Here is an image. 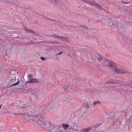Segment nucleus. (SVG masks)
Instances as JSON below:
<instances>
[{
  "mask_svg": "<svg viewBox=\"0 0 132 132\" xmlns=\"http://www.w3.org/2000/svg\"><path fill=\"white\" fill-rule=\"evenodd\" d=\"M98 61L99 62L98 67H101L103 66H109L110 69L113 70L114 72L123 76L125 75H128L129 72L126 70L119 69L117 67V65L115 63L110 61L107 59H105L103 56L99 55L97 57Z\"/></svg>",
  "mask_w": 132,
  "mask_h": 132,
  "instance_id": "obj_1",
  "label": "nucleus"
},
{
  "mask_svg": "<svg viewBox=\"0 0 132 132\" xmlns=\"http://www.w3.org/2000/svg\"><path fill=\"white\" fill-rule=\"evenodd\" d=\"M31 121L37 122L38 124L43 125L45 121V118L42 116L41 114L39 113L35 116H31Z\"/></svg>",
  "mask_w": 132,
  "mask_h": 132,
  "instance_id": "obj_2",
  "label": "nucleus"
},
{
  "mask_svg": "<svg viewBox=\"0 0 132 132\" xmlns=\"http://www.w3.org/2000/svg\"><path fill=\"white\" fill-rule=\"evenodd\" d=\"M18 81L17 82L14 84H12L16 80L15 77H12V78H11L10 79L8 80L10 81H8V82H10L11 84H12L11 85L12 86H15L18 85L20 83V80H19L18 79Z\"/></svg>",
  "mask_w": 132,
  "mask_h": 132,
  "instance_id": "obj_3",
  "label": "nucleus"
},
{
  "mask_svg": "<svg viewBox=\"0 0 132 132\" xmlns=\"http://www.w3.org/2000/svg\"><path fill=\"white\" fill-rule=\"evenodd\" d=\"M84 2H88L92 5H94L99 9H102V7L98 4L91 2L88 0H83Z\"/></svg>",
  "mask_w": 132,
  "mask_h": 132,
  "instance_id": "obj_4",
  "label": "nucleus"
},
{
  "mask_svg": "<svg viewBox=\"0 0 132 132\" xmlns=\"http://www.w3.org/2000/svg\"><path fill=\"white\" fill-rule=\"evenodd\" d=\"M119 81L117 80H111L110 81L108 82V84L110 85V84H112L114 85H116L117 84H119L120 82H119Z\"/></svg>",
  "mask_w": 132,
  "mask_h": 132,
  "instance_id": "obj_5",
  "label": "nucleus"
},
{
  "mask_svg": "<svg viewBox=\"0 0 132 132\" xmlns=\"http://www.w3.org/2000/svg\"><path fill=\"white\" fill-rule=\"evenodd\" d=\"M38 81V80L37 79H30L28 81H26L25 84L33 83L34 82H37Z\"/></svg>",
  "mask_w": 132,
  "mask_h": 132,
  "instance_id": "obj_6",
  "label": "nucleus"
},
{
  "mask_svg": "<svg viewBox=\"0 0 132 132\" xmlns=\"http://www.w3.org/2000/svg\"><path fill=\"white\" fill-rule=\"evenodd\" d=\"M54 37H57V38H60L62 40H63V41L64 42H67L68 41H69V39L67 37H62L61 36H54Z\"/></svg>",
  "mask_w": 132,
  "mask_h": 132,
  "instance_id": "obj_7",
  "label": "nucleus"
},
{
  "mask_svg": "<svg viewBox=\"0 0 132 132\" xmlns=\"http://www.w3.org/2000/svg\"><path fill=\"white\" fill-rule=\"evenodd\" d=\"M23 116L25 118V119L27 121H31V116H29L28 115H27L26 114H24Z\"/></svg>",
  "mask_w": 132,
  "mask_h": 132,
  "instance_id": "obj_8",
  "label": "nucleus"
},
{
  "mask_svg": "<svg viewBox=\"0 0 132 132\" xmlns=\"http://www.w3.org/2000/svg\"><path fill=\"white\" fill-rule=\"evenodd\" d=\"M78 125L75 123L72 128V130L75 131H76L78 130Z\"/></svg>",
  "mask_w": 132,
  "mask_h": 132,
  "instance_id": "obj_9",
  "label": "nucleus"
},
{
  "mask_svg": "<svg viewBox=\"0 0 132 132\" xmlns=\"http://www.w3.org/2000/svg\"><path fill=\"white\" fill-rule=\"evenodd\" d=\"M91 127H90L85 129H82V132H88L91 129Z\"/></svg>",
  "mask_w": 132,
  "mask_h": 132,
  "instance_id": "obj_10",
  "label": "nucleus"
},
{
  "mask_svg": "<svg viewBox=\"0 0 132 132\" xmlns=\"http://www.w3.org/2000/svg\"><path fill=\"white\" fill-rule=\"evenodd\" d=\"M62 127L64 129H66L69 127V125L68 124L65 125L64 123H63Z\"/></svg>",
  "mask_w": 132,
  "mask_h": 132,
  "instance_id": "obj_11",
  "label": "nucleus"
},
{
  "mask_svg": "<svg viewBox=\"0 0 132 132\" xmlns=\"http://www.w3.org/2000/svg\"><path fill=\"white\" fill-rule=\"evenodd\" d=\"M100 104V102L98 101H94L93 102V106L96 105L97 104Z\"/></svg>",
  "mask_w": 132,
  "mask_h": 132,
  "instance_id": "obj_12",
  "label": "nucleus"
},
{
  "mask_svg": "<svg viewBox=\"0 0 132 132\" xmlns=\"http://www.w3.org/2000/svg\"><path fill=\"white\" fill-rule=\"evenodd\" d=\"M65 101L71 103L72 102V99L70 98L69 97L67 98Z\"/></svg>",
  "mask_w": 132,
  "mask_h": 132,
  "instance_id": "obj_13",
  "label": "nucleus"
},
{
  "mask_svg": "<svg viewBox=\"0 0 132 132\" xmlns=\"http://www.w3.org/2000/svg\"><path fill=\"white\" fill-rule=\"evenodd\" d=\"M48 20H50V21L52 22H56V20L55 19H50V18H48L47 19Z\"/></svg>",
  "mask_w": 132,
  "mask_h": 132,
  "instance_id": "obj_14",
  "label": "nucleus"
},
{
  "mask_svg": "<svg viewBox=\"0 0 132 132\" xmlns=\"http://www.w3.org/2000/svg\"><path fill=\"white\" fill-rule=\"evenodd\" d=\"M59 130H58V128L57 129H56V130H55L54 132H62V130H60V127H59ZM59 128V127H58V128Z\"/></svg>",
  "mask_w": 132,
  "mask_h": 132,
  "instance_id": "obj_15",
  "label": "nucleus"
},
{
  "mask_svg": "<svg viewBox=\"0 0 132 132\" xmlns=\"http://www.w3.org/2000/svg\"><path fill=\"white\" fill-rule=\"evenodd\" d=\"M79 27H82V28H85L86 29H88V28L87 27H86V25H80L79 26Z\"/></svg>",
  "mask_w": 132,
  "mask_h": 132,
  "instance_id": "obj_16",
  "label": "nucleus"
},
{
  "mask_svg": "<svg viewBox=\"0 0 132 132\" xmlns=\"http://www.w3.org/2000/svg\"><path fill=\"white\" fill-rule=\"evenodd\" d=\"M25 28H26V31L27 32H32L33 31L32 30H29L28 29H27L26 28V27H25Z\"/></svg>",
  "mask_w": 132,
  "mask_h": 132,
  "instance_id": "obj_17",
  "label": "nucleus"
},
{
  "mask_svg": "<svg viewBox=\"0 0 132 132\" xmlns=\"http://www.w3.org/2000/svg\"><path fill=\"white\" fill-rule=\"evenodd\" d=\"M98 126V125H93L91 127L94 128V129H95Z\"/></svg>",
  "mask_w": 132,
  "mask_h": 132,
  "instance_id": "obj_18",
  "label": "nucleus"
},
{
  "mask_svg": "<svg viewBox=\"0 0 132 132\" xmlns=\"http://www.w3.org/2000/svg\"><path fill=\"white\" fill-rule=\"evenodd\" d=\"M22 107H24L25 108H28L29 107L28 105L26 104H23L22 105Z\"/></svg>",
  "mask_w": 132,
  "mask_h": 132,
  "instance_id": "obj_19",
  "label": "nucleus"
},
{
  "mask_svg": "<svg viewBox=\"0 0 132 132\" xmlns=\"http://www.w3.org/2000/svg\"><path fill=\"white\" fill-rule=\"evenodd\" d=\"M69 87L68 86H66V87H64V91L65 92H66L68 90V88Z\"/></svg>",
  "mask_w": 132,
  "mask_h": 132,
  "instance_id": "obj_20",
  "label": "nucleus"
},
{
  "mask_svg": "<svg viewBox=\"0 0 132 132\" xmlns=\"http://www.w3.org/2000/svg\"><path fill=\"white\" fill-rule=\"evenodd\" d=\"M20 84H22V85H20V86H23V85L24 86V85H23V81L22 80H21V81H20Z\"/></svg>",
  "mask_w": 132,
  "mask_h": 132,
  "instance_id": "obj_21",
  "label": "nucleus"
},
{
  "mask_svg": "<svg viewBox=\"0 0 132 132\" xmlns=\"http://www.w3.org/2000/svg\"><path fill=\"white\" fill-rule=\"evenodd\" d=\"M129 86V87H130L129 86L131 87H132V81L128 85V86Z\"/></svg>",
  "mask_w": 132,
  "mask_h": 132,
  "instance_id": "obj_22",
  "label": "nucleus"
},
{
  "mask_svg": "<svg viewBox=\"0 0 132 132\" xmlns=\"http://www.w3.org/2000/svg\"><path fill=\"white\" fill-rule=\"evenodd\" d=\"M40 59H41V60H42L44 61V60H45V58H44L43 57H40Z\"/></svg>",
  "mask_w": 132,
  "mask_h": 132,
  "instance_id": "obj_23",
  "label": "nucleus"
},
{
  "mask_svg": "<svg viewBox=\"0 0 132 132\" xmlns=\"http://www.w3.org/2000/svg\"><path fill=\"white\" fill-rule=\"evenodd\" d=\"M33 77L32 75H28V77L29 78H32Z\"/></svg>",
  "mask_w": 132,
  "mask_h": 132,
  "instance_id": "obj_24",
  "label": "nucleus"
},
{
  "mask_svg": "<svg viewBox=\"0 0 132 132\" xmlns=\"http://www.w3.org/2000/svg\"><path fill=\"white\" fill-rule=\"evenodd\" d=\"M49 108L50 109H54V107L53 106V105H49Z\"/></svg>",
  "mask_w": 132,
  "mask_h": 132,
  "instance_id": "obj_25",
  "label": "nucleus"
},
{
  "mask_svg": "<svg viewBox=\"0 0 132 132\" xmlns=\"http://www.w3.org/2000/svg\"><path fill=\"white\" fill-rule=\"evenodd\" d=\"M84 91L86 92H87L88 93H89L90 92L88 90H87V89H85L84 90Z\"/></svg>",
  "mask_w": 132,
  "mask_h": 132,
  "instance_id": "obj_26",
  "label": "nucleus"
},
{
  "mask_svg": "<svg viewBox=\"0 0 132 132\" xmlns=\"http://www.w3.org/2000/svg\"><path fill=\"white\" fill-rule=\"evenodd\" d=\"M118 26H119V27H120V28H122V24L121 23H120L119 24V25H118Z\"/></svg>",
  "mask_w": 132,
  "mask_h": 132,
  "instance_id": "obj_27",
  "label": "nucleus"
},
{
  "mask_svg": "<svg viewBox=\"0 0 132 132\" xmlns=\"http://www.w3.org/2000/svg\"><path fill=\"white\" fill-rule=\"evenodd\" d=\"M121 2L122 3H124V4H126L129 3L128 2H123L122 1H121Z\"/></svg>",
  "mask_w": 132,
  "mask_h": 132,
  "instance_id": "obj_28",
  "label": "nucleus"
},
{
  "mask_svg": "<svg viewBox=\"0 0 132 132\" xmlns=\"http://www.w3.org/2000/svg\"><path fill=\"white\" fill-rule=\"evenodd\" d=\"M62 53H63V52H60L59 54H56V55H60Z\"/></svg>",
  "mask_w": 132,
  "mask_h": 132,
  "instance_id": "obj_29",
  "label": "nucleus"
},
{
  "mask_svg": "<svg viewBox=\"0 0 132 132\" xmlns=\"http://www.w3.org/2000/svg\"><path fill=\"white\" fill-rule=\"evenodd\" d=\"M10 113H12V114H15V113H14V112H12V111H11L10 112Z\"/></svg>",
  "mask_w": 132,
  "mask_h": 132,
  "instance_id": "obj_30",
  "label": "nucleus"
},
{
  "mask_svg": "<svg viewBox=\"0 0 132 132\" xmlns=\"http://www.w3.org/2000/svg\"><path fill=\"white\" fill-rule=\"evenodd\" d=\"M54 42L53 41L52 42H50V43H52V44H54Z\"/></svg>",
  "mask_w": 132,
  "mask_h": 132,
  "instance_id": "obj_31",
  "label": "nucleus"
},
{
  "mask_svg": "<svg viewBox=\"0 0 132 132\" xmlns=\"http://www.w3.org/2000/svg\"><path fill=\"white\" fill-rule=\"evenodd\" d=\"M59 43V42H54V43Z\"/></svg>",
  "mask_w": 132,
  "mask_h": 132,
  "instance_id": "obj_32",
  "label": "nucleus"
},
{
  "mask_svg": "<svg viewBox=\"0 0 132 132\" xmlns=\"http://www.w3.org/2000/svg\"><path fill=\"white\" fill-rule=\"evenodd\" d=\"M32 33L34 34H36V33H35L34 31H33V32H32Z\"/></svg>",
  "mask_w": 132,
  "mask_h": 132,
  "instance_id": "obj_33",
  "label": "nucleus"
},
{
  "mask_svg": "<svg viewBox=\"0 0 132 132\" xmlns=\"http://www.w3.org/2000/svg\"><path fill=\"white\" fill-rule=\"evenodd\" d=\"M2 105H0V109L1 108V106L2 105Z\"/></svg>",
  "mask_w": 132,
  "mask_h": 132,
  "instance_id": "obj_34",
  "label": "nucleus"
},
{
  "mask_svg": "<svg viewBox=\"0 0 132 132\" xmlns=\"http://www.w3.org/2000/svg\"><path fill=\"white\" fill-rule=\"evenodd\" d=\"M129 81V80H128V81Z\"/></svg>",
  "mask_w": 132,
  "mask_h": 132,
  "instance_id": "obj_35",
  "label": "nucleus"
},
{
  "mask_svg": "<svg viewBox=\"0 0 132 132\" xmlns=\"http://www.w3.org/2000/svg\"><path fill=\"white\" fill-rule=\"evenodd\" d=\"M128 88H130L129 87H128Z\"/></svg>",
  "mask_w": 132,
  "mask_h": 132,
  "instance_id": "obj_36",
  "label": "nucleus"
},
{
  "mask_svg": "<svg viewBox=\"0 0 132 132\" xmlns=\"http://www.w3.org/2000/svg\"><path fill=\"white\" fill-rule=\"evenodd\" d=\"M50 131L51 132L50 130Z\"/></svg>",
  "mask_w": 132,
  "mask_h": 132,
  "instance_id": "obj_37",
  "label": "nucleus"
},
{
  "mask_svg": "<svg viewBox=\"0 0 132 132\" xmlns=\"http://www.w3.org/2000/svg\"><path fill=\"white\" fill-rule=\"evenodd\" d=\"M62 132H63L62 131Z\"/></svg>",
  "mask_w": 132,
  "mask_h": 132,
  "instance_id": "obj_38",
  "label": "nucleus"
}]
</instances>
